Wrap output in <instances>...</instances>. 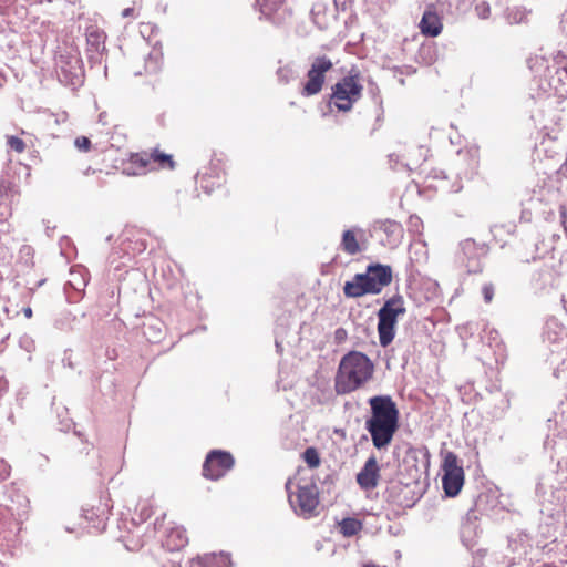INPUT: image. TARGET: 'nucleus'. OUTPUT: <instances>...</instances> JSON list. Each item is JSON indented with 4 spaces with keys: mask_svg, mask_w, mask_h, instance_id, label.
Instances as JSON below:
<instances>
[{
    "mask_svg": "<svg viewBox=\"0 0 567 567\" xmlns=\"http://www.w3.org/2000/svg\"><path fill=\"white\" fill-rule=\"evenodd\" d=\"M371 416L365 421V429L371 435L373 446L378 450L388 447L399 429V411L389 395H377L369 400Z\"/></svg>",
    "mask_w": 567,
    "mask_h": 567,
    "instance_id": "1",
    "label": "nucleus"
},
{
    "mask_svg": "<svg viewBox=\"0 0 567 567\" xmlns=\"http://www.w3.org/2000/svg\"><path fill=\"white\" fill-rule=\"evenodd\" d=\"M373 361L361 351L346 353L338 365L334 375V391L346 395L363 389L374 377Z\"/></svg>",
    "mask_w": 567,
    "mask_h": 567,
    "instance_id": "2",
    "label": "nucleus"
},
{
    "mask_svg": "<svg viewBox=\"0 0 567 567\" xmlns=\"http://www.w3.org/2000/svg\"><path fill=\"white\" fill-rule=\"evenodd\" d=\"M392 279L393 274L390 266L369 265L364 274H357L351 281L344 284L343 293L348 298L378 295L392 282Z\"/></svg>",
    "mask_w": 567,
    "mask_h": 567,
    "instance_id": "3",
    "label": "nucleus"
},
{
    "mask_svg": "<svg viewBox=\"0 0 567 567\" xmlns=\"http://www.w3.org/2000/svg\"><path fill=\"white\" fill-rule=\"evenodd\" d=\"M363 85L358 71H351L348 75L338 80L331 86L330 104L339 112H350L362 97Z\"/></svg>",
    "mask_w": 567,
    "mask_h": 567,
    "instance_id": "4",
    "label": "nucleus"
},
{
    "mask_svg": "<svg viewBox=\"0 0 567 567\" xmlns=\"http://www.w3.org/2000/svg\"><path fill=\"white\" fill-rule=\"evenodd\" d=\"M296 480L297 477H292L286 483L289 503L298 515L309 518L316 514L319 505L318 487L312 481L303 484L299 481L296 484V491H293L292 486Z\"/></svg>",
    "mask_w": 567,
    "mask_h": 567,
    "instance_id": "5",
    "label": "nucleus"
},
{
    "mask_svg": "<svg viewBox=\"0 0 567 567\" xmlns=\"http://www.w3.org/2000/svg\"><path fill=\"white\" fill-rule=\"evenodd\" d=\"M404 312L405 308L401 296L390 298L378 311V333L382 347H388L393 341L398 317Z\"/></svg>",
    "mask_w": 567,
    "mask_h": 567,
    "instance_id": "6",
    "label": "nucleus"
},
{
    "mask_svg": "<svg viewBox=\"0 0 567 567\" xmlns=\"http://www.w3.org/2000/svg\"><path fill=\"white\" fill-rule=\"evenodd\" d=\"M441 467L443 471L442 484L445 494L450 497L457 496L465 481L464 470L458 456L452 451L445 452Z\"/></svg>",
    "mask_w": 567,
    "mask_h": 567,
    "instance_id": "7",
    "label": "nucleus"
},
{
    "mask_svg": "<svg viewBox=\"0 0 567 567\" xmlns=\"http://www.w3.org/2000/svg\"><path fill=\"white\" fill-rule=\"evenodd\" d=\"M332 68L333 63L327 55L315 58L307 72V80L300 90L301 95L309 97L319 94L324 85L326 74Z\"/></svg>",
    "mask_w": 567,
    "mask_h": 567,
    "instance_id": "8",
    "label": "nucleus"
},
{
    "mask_svg": "<svg viewBox=\"0 0 567 567\" xmlns=\"http://www.w3.org/2000/svg\"><path fill=\"white\" fill-rule=\"evenodd\" d=\"M235 465L234 456L221 450L210 451L204 461L202 474L210 481H218L226 475Z\"/></svg>",
    "mask_w": 567,
    "mask_h": 567,
    "instance_id": "9",
    "label": "nucleus"
},
{
    "mask_svg": "<svg viewBox=\"0 0 567 567\" xmlns=\"http://www.w3.org/2000/svg\"><path fill=\"white\" fill-rule=\"evenodd\" d=\"M199 187L206 193L212 194L226 183L224 166L220 159H213L197 176Z\"/></svg>",
    "mask_w": 567,
    "mask_h": 567,
    "instance_id": "10",
    "label": "nucleus"
},
{
    "mask_svg": "<svg viewBox=\"0 0 567 567\" xmlns=\"http://www.w3.org/2000/svg\"><path fill=\"white\" fill-rule=\"evenodd\" d=\"M381 478L380 466L374 455L370 456L357 474V483L363 491H372Z\"/></svg>",
    "mask_w": 567,
    "mask_h": 567,
    "instance_id": "11",
    "label": "nucleus"
},
{
    "mask_svg": "<svg viewBox=\"0 0 567 567\" xmlns=\"http://www.w3.org/2000/svg\"><path fill=\"white\" fill-rule=\"evenodd\" d=\"M150 151L131 153L123 163V173L127 176H141L151 172Z\"/></svg>",
    "mask_w": 567,
    "mask_h": 567,
    "instance_id": "12",
    "label": "nucleus"
},
{
    "mask_svg": "<svg viewBox=\"0 0 567 567\" xmlns=\"http://www.w3.org/2000/svg\"><path fill=\"white\" fill-rule=\"evenodd\" d=\"M420 31L425 37L435 38L443 30V22L433 4L429 6L424 11L419 23Z\"/></svg>",
    "mask_w": 567,
    "mask_h": 567,
    "instance_id": "13",
    "label": "nucleus"
},
{
    "mask_svg": "<svg viewBox=\"0 0 567 567\" xmlns=\"http://www.w3.org/2000/svg\"><path fill=\"white\" fill-rule=\"evenodd\" d=\"M378 229L386 235L383 245L391 248L396 247L403 237L402 225L395 220H381L378 223Z\"/></svg>",
    "mask_w": 567,
    "mask_h": 567,
    "instance_id": "14",
    "label": "nucleus"
},
{
    "mask_svg": "<svg viewBox=\"0 0 567 567\" xmlns=\"http://www.w3.org/2000/svg\"><path fill=\"white\" fill-rule=\"evenodd\" d=\"M163 61H164V52L161 44H155L152 47L148 55L145 59L144 63V71H138L136 74L142 75H155L157 74L162 68H163Z\"/></svg>",
    "mask_w": 567,
    "mask_h": 567,
    "instance_id": "15",
    "label": "nucleus"
},
{
    "mask_svg": "<svg viewBox=\"0 0 567 567\" xmlns=\"http://www.w3.org/2000/svg\"><path fill=\"white\" fill-rule=\"evenodd\" d=\"M151 172L154 171H174L176 162L173 155L167 154L158 147L150 150Z\"/></svg>",
    "mask_w": 567,
    "mask_h": 567,
    "instance_id": "16",
    "label": "nucleus"
},
{
    "mask_svg": "<svg viewBox=\"0 0 567 567\" xmlns=\"http://www.w3.org/2000/svg\"><path fill=\"white\" fill-rule=\"evenodd\" d=\"M188 543L186 530L183 527H172L163 540V545L169 551H177L184 548Z\"/></svg>",
    "mask_w": 567,
    "mask_h": 567,
    "instance_id": "17",
    "label": "nucleus"
},
{
    "mask_svg": "<svg viewBox=\"0 0 567 567\" xmlns=\"http://www.w3.org/2000/svg\"><path fill=\"white\" fill-rule=\"evenodd\" d=\"M358 233H362L360 229H347L342 234L341 249L348 255H357L361 251L359 244Z\"/></svg>",
    "mask_w": 567,
    "mask_h": 567,
    "instance_id": "18",
    "label": "nucleus"
},
{
    "mask_svg": "<svg viewBox=\"0 0 567 567\" xmlns=\"http://www.w3.org/2000/svg\"><path fill=\"white\" fill-rule=\"evenodd\" d=\"M202 567H230V558L225 554H207L199 558Z\"/></svg>",
    "mask_w": 567,
    "mask_h": 567,
    "instance_id": "19",
    "label": "nucleus"
},
{
    "mask_svg": "<svg viewBox=\"0 0 567 567\" xmlns=\"http://www.w3.org/2000/svg\"><path fill=\"white\" fill-rule=\"evenodd\" d=\"M363 528L361 520L352 517L343 518L339 523V530L344 537H352L360 533Z\"/></svg>",
    "mask_w": 567,
    "mask_h": 567,
    "instance_id": "20",
    "label": "nucleus"
},
{
    "mask_svg": "<svg viewBox=\"0 0 567 567\" xmlns=\"http://www.w3.org/2000/svg\"><path fill=\"white\" fill-rule=\"evenodd\" d=\"M302 460L307 463L310 468H318L321 464L319 452L316 447L310 446L302 453Z\"/></svg>",
    "mask_w": 567,
    "mask_h": 567,
    "instance_id": "21",
    "label": "nucleus"
},
{
    "mask_svg": "<svg viewBox=\"0 0 567 567\" xmlns=\"http://www.w3.org/2000/svg\"><path fill=\"white\" fill-rule=\"evenodd\" d=\"M7 144L17 153H23L27 147L24 141L14 135L7 136Z\"/></svg>",
    "mask_w": 567,
    "mask_h": 567,
    "instance_id": "22",
    "label": "nucleus"
},
{
    "mask_svg": "<svg viewBox=\"0 0 567 567\" xmlns=\"http://www.w3.org/2000/svg\"><path fill=\"white\" fill-rule=\"evenodd\" d=\"M264 2L260 3L261 6V12L270 14L272 11H276L282 3L284 0H262Z\"/></svg>",
    "mask_w": 567,
    "mask_h": 567,
    "instance_id": "23",
    "label": "nucleus"
},
{
    "mask_svg": "<svg viewBox=\"0 0 567 567\" xmlns=\"http://www.w3.org/2000/svg\"><path fill=\"white\" fill-rule=\"evenodd\" d=\"M141 7H142L141 2L134 1L132 7L125 8L122 11L121 16L123 18H133V19H135V18L138 17V11H140Z\"/></svg>",
    "mask_w": 567,
    "mask_h": 567,
    "instance_id": "24",
    "label": "nucleus"
},
{
    "mask_svg": "<svg viewBox=\"0 0 567 567\" xmlns=\"http://www.w3.org/2000/svg\"><path fill=\"white\" fill-rule=\"evenodd\" d=\"M74 145L82 152H89L91 150V141L86 136H79L74 141Z\"/></svg>",
    "mask_w": 567,
    "mask_h": 567,
    "instance_id": "25",
    "label": "nucleus"
},
{
    "mask_svg": "<svg viewBox=\"0 0 567 567\" xmlns=\"http://www.w3.org/2000/svg\"><path fill=\"white\" fill-rule=\"evenodd\" d=\"M494 292H495V288H494L493 284H486L483 286L482 293H483L484 301L486 303L492 302V300L494 298Z\"/></svg>",
    "mask_w": 567,
    "mask_h": 567,
    "instance_id": "26",
    "label": "nucleus"
},
{
    "mask_svg": "<svg viewBox=\"0 0 567 567\" xmlns=\"http://www.w3.org/2000/svg\"><path fill=\"white\" fill-rule=\"evenodd\" d=\"M475 248L474 240L466 239L462 243V251L464 255H467L468 252L473 251Z\"/></svg>",
    "mask_w": 567,
    "mask_h": 567,
    "instance_id": "27",
    "label": "nucleus"
},
{
    "mask_svg": "<svg viewBox=\"0 0 567 567\" xmlns=\"http://www.w3.org/2000/svg\"><path fill=\"white\" fill-rule=\"evenodd\" d=\"M153 514H154V512H153V508H152V506H151V505L143 504V505L141 506V517H142L143 519H147V518H150Z\"/></svg>",
    "mask_w": 567,
    "mask_h": 567,
    "instance_id": "28",
    "label": "nucleus"
},
{
    "mask_svg": "<svg viewBox=\"0 0 567 567\" xmlns=\"http://www.w3.org/2000/svg\"><path fill=\"white\" fill-rule=\"evenodd\" d=\"M84 517L91 522H94L95 519H97V522L101 523V520H102L101 515L94 513L93 509H91V511L84 509Z\"/></svg>",
    "mask_w": 567,
    "mask_h": 567,
    "instance_id": "29",
    "label": "nucleus"
},
{
    "mask_svg": "<svg viewBox=\"0 0 567 567\" xmlns=\"http://www.w3.org/2000/svg\"><path fill=\"white\" fill-rule=\"evenodd\" d=\"M347 331L346 329L343 328H338L336 331H334V339L337 342H342L347 339Z\"/></svg>",
    "mask_w": 567,
    "mask_h": 567,
    "instance_id": "30",
    "label": "nucleus"
},
{
    "mask_svg": "<svg viewBox=\"0 0 567 567\" xmlns=\"http://www.w3.org/2000/svg\"><path fill=\"white\" fill-rule=\"evenodd\" d=\"M23 313L28 319L32 318L33 315L32 309L30 307L24 308Z\"/></svg>",
    "mask_w": 567,
    "mask_h": 567,
    "instance_id": "31",
    "label": "nucleus"
},
{
    "mask_svg": "<svg viewBox=\"0 0 567 567\" xmlns=\"http://www.w3.org/2000/svg\"><path fill=\"white\" fill-rule=\"evenodd\" d=\"M408 458H412V460L416 461V453H415V451H410V452H408V454H406V457H405L404 462H406V461H408Z\"/></svg>",
    "mask_w": 567,
    "mask_h": 567,
    "instance_id": "32",
    "label": "nucleus"
},
{
    "mask_svg": "<svg viewBox=\"0 0 567 567\" xmlns=\"http://www.w3.org/2000/svg\"><path fill=\"white\" fill-rule=\"evenodd\" d=\"M92 38H93V40L99 41V40H100V38H101V35L99 34V32H97V31L90 32V34H89V39H92Z\"/></svg>",
    "mask_w": 567,
    "mask_h": 567,
    "instance_id": "33",
    "label": "nucleus"
},
{
    "mask_svg": "<svg viewBox=\"0 0 567 567\" xmlns=\"http://www.w3.org/2000/svg\"><path fill=\"white\" fill-rule=\"evenodd\" d=\"M414 472H415V474H414V475H415L416 477H420V475H421V470H420L417 466H414Z\"/></svg>",
    "mask_w": 567,
    "mask_h": 567,
    "instance_id": "34",
    "label": "nucleus"
},
{
    "mask_svg": "<svg viewBox=\"0 0 567 567\" xmlns=\"http://www.w3.org/2000/svg\"><path fill=\"white\" fill-rule=\"evenodd\" d=\"M564 308H565V311L567 312V299L564 300Z\"/></svg>",
    "mask_w": 567,
    "mask_h": 567,
    "instance_id": "35",
    "label": "nucleus"
},
{
    "mask_svg": "<svg viewBox=\"0 0 567 567\" xmlns=\"http://www.w3.org/2000/svg\"><path fill=\"white\" fill-rule=\"evenodd\" d=\"M564 227H565V230L567 233V220H564Z\"/></svg>",
    "mask_w": 567,
    "mask_h": 567,
    "instance_id": "36",
    "label": "nucleus"
}]
</instances>
